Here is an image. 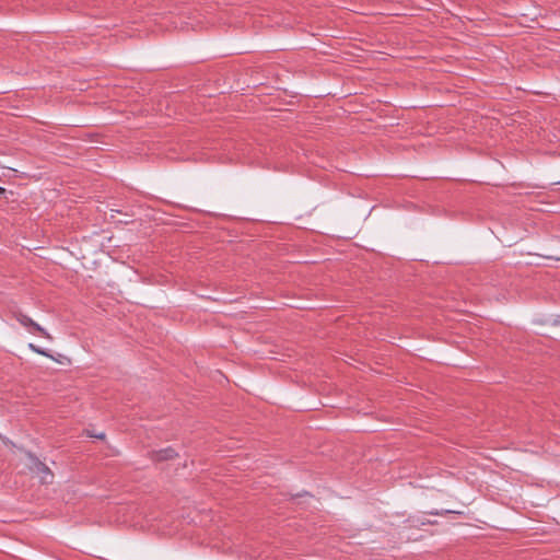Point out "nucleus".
<instances>
[{
    "mask_svg": "<svg viewBox=\"0 0 560 560\" xmlns=\"http://www.w3.org/2000/svg\"><path fill=\"white\" fill-rule=\"evenodd\" d=\"M28 464V469L40 477V480L43 483H52L54 481V474L48 468L46 464L40 462L35 455L32 453H26Z\"/></svg>",
    "mask_w": 560,
    "mask_h": 560,
    "instance_id": "nucleus-1",
    "label": "nucleus"
},
{
    "mask_svg": "<svg viewBox=\"0 0 560 560\" xmlns=\"http://www.w3.org/2000/svg\"><path fill=\"white\" fill-rule=\"evenodd\" d=\"M18 322L23 325L24 327L28 328L31 332H37L40 334L43 337L50 338L49 334L40 327L37 323L32 320L28 316L20 313L16 315Z\"/></svg>",
    "mask_w": 560,
    "mask_h": 560,
    "instance_id": "nucleus-2",
    "label": "nucleus"
},
{
    "mask_svg": "<svg viewBox=\"0 0 560 560\" xmlns=\"http://www.w3.org/2000/svg\"><path fill=\"white\" fill-rule=\"evenodd\" d=\"M176 456L177 454L172 447H167L152 453V459L155 462L170 460Z\"/></svg>",
    "mask_w": 560,
    "mask_h": 560,
    "instance_id": "nucleus-3",
    "label": "nucleus"
},
{
    "mask_svg": "<svg viewBox=\"0 0 560 560\" xmlns=\"http://www.w3.org/2000/svg\"><path fill=\"white\" fill-rule=\"evenodd\" d=\"M30 349L38 354H42V355H45V357H50L44 349L35 346L34 343H30Z\"/></svg>",
    "mask_w": 560,
    "mask_h": 560,
    "instance_id": "nucleus-4",
    "label": "nucleus"
},
{
    "mask_svg": "<svg viewBox=\"0 0 560 560\" xmlns=\"http://www.w3.org/2000/svg\"><path fill=\"white\" fill-rule=\"evenodd\" d=\"M90 436H93V438H96V439H101L103 440L105 438V433H89Z\"/></svg>",
    "mask_w": 560,
    "mask_h": 560,
    "instance_id": "nucleus-5",
    "label": "nucleus"
},
{
    "mask_svg": "<svg viewBox=\"0 0 560 560\" xmlns=\"http://www.w3.org/2000/svg\"><path fill=\"white\" fill-rule=\"evenodd\" d=\"M5 191H7L5 188L0 186V195H4Z\"/></svg>",
    "mask_w": 560,
    "mask_h": 560,
    "instance_id": "nucleus-6",
    "label": "nucleus"
},
{
    "mask_svg": "<svg viewBox=\"0 0 560 560\" xmlns=\"http://www.w3.org/2000/svg\"><path fill=\"white\" fill-rule=\"evenodd\" d=\"M429 514H431V515H439L440 513L438 511H434V512L432 511V512H429Z\"/></svg>",
    "mask_w": 560,
    "mask_h": 560,
    "instance_id": "nucleus-7",
    "label": "nucleus"
},
{
    "mask_svg": "<svg viewBox=\"0 0 560 560\" xmlns=\"http://www.w3.org/2000/svg\"><path fill=\"white\" fill-rule=\"evenodd\" d=\"M425 524H433L432 522L428 521V522H422V525H425Z\"/></svg>",
    "mask_w": 560,
    "mask_h": 560,
    "instance_id": "nucleus-8",
    "label": "nucleus"
},
{
    "mask_svg": "<svg viewBox=\"0 0 560 560\" xmlns=\"http://www.w3.org/2000/svg\"><path fill=\"white\" fill-rule=\"evenodd\" d=\"M559 184H560V182H559Z\"/></svg>",
    "mask_w": 560,
    "mask_h": 560,
    "instance_id": "nucleus-9",
    "label": "nucleus"
}]
</instances>
